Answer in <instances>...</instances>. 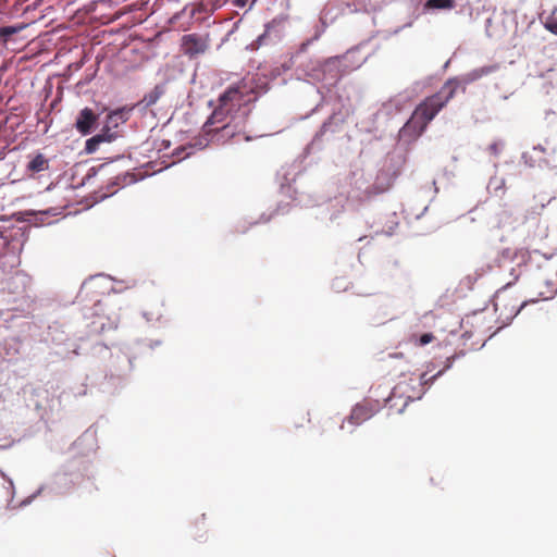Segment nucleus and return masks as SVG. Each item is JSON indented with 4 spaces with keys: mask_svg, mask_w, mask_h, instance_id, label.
I'll list each match as a JSON object with an SVG mask.
<instances>
[{
    "mask_svg": "<svg viewBox=\"0 0 557 557\" xmlns=\"http://www.w3.org/2000/svg\"><path fill=\"white\" fill-rule=\"evenodd\" d=\"M255 100L253 88L244 82L227 87L220 95L218 107L205 124L207 133H220L223 138L244 136L248 140L246 124L250 113L249 106Z\"/></svg>",
    "mask_w": 557,
    "mask_h": 557,
    "instance_id": "obj_1",
    "label": "nucleus"
},
{
    "mask_svg": "<svg viewBox=\"0 0 557 557\" xmlns=\"http://www.w3.org/2000/svg\"><path fill=\"white\" fill-rule=\"evenodd\" d=\"M458 88L456 79H448L434 95L425 98L413 111L411 117L401 127L400 136L417 138L426 128L436 114L454 98Z\"/></svg>",
    "mask_w": 557,
    "mask_h": 557,
    "instance_id": "obj_2",
    "label": "nucleus"
},
{
    "mask_svg": "<svg viewBox=\"0 0 557 557\" xmlns=\"http://www.w3.org/2000/svg\"><path fill=\"white\" fill-rule=\"evenodd\" d=\"M417 383V380L409 379L400 381L391 392L389 396L386 398V401L391 404V407H394L396 404H392L396 399H403L401 408L398 410L401 412L404 408L408 405L409 401L419 398L416 393H409V387H412L413 384Z\"/></svg>",
    "mask_w": 557,
    "mask_h": 557,
    "instance_id": "obj_3",
    "label": "nucleus"
},
{
    "mask_svg": "<svg viewBox=\"0 0 557 557\" xmlns=\"http://www.w3.org/2000/svg\"><path fill=\"white\" fill-rule=\"evenodd\" d=\"M510 300L511 298L505 289L499 290L496 294L494 302L495 311H498L499 315H504L506 320H511L512 318H515L521 311V309L528 304L527 301H521L520 304L516 301L508 309Z\"/></svg>",
    "mask_w": 557,
    "mask_h": 557,
    "instance_id": "obj_4",
    "label": "nucleus"
},
{
    "mask_svg": "<svg viewBox=\"0 0 557 557\" xmlns=\"http://www.w3.org/2000/svg\"><path fill=\"white\" fill-rule=\"evenodd\" d=\"M98 119L99 115L92 109L84 108L77 114L74 126L79 134L85 136L94 131Z\"/></svg>",
    "mask_w": 557,
    "mask_h": 557,
    "instance_id": "obj_5",
    "label": "nucleus"
},
{
    "mask_svg": "<svg viewBox=\"0 0 557 557\" xmlns=\"http://www.w3.org/2000/svg\"><path fill=\"white\" fill-rule=\"evenodd\" d=\"M183 48L186 54L195 57L206 52L209 47V40L207 37H202L198 34L185 35L182 39Z\"/></svg>",
    "mask_w": 557,
    "mask_h": 557,
    "instance_id": "obj_6",
    "label": "nucleus"
},
{
    "mask_svg": "<svg viewBox=\"0 0 557 557\" xmlns=\"http://www.w3.org/2000/svg\"><path fill=\"white\" fill-rule=\"evenodd\" d=\"M375 411L376 406H373L371 403L357 404L351 410L348 421L356 425L361 424L373 417Z\"/></svg>",
    "mask_w": 557,
    "mask_h": 557,
    "instance_id": "obj_7",
    "label": "nucleus"
},
{
    "mask_svg": "<svg viewBox=\"0 0 557 557\" xmlns=\"http://www.w3.org/2000/svg\"><path fill=\"white\" fill-rule=\"evenodd\" d=\"M132 108H120L107 116V123L117 127L119 123H125L129 119Z\"/></svg>",
    "mask_w": 557,
    "mask_h": 557,
    "instance_id": "obj_8",
    "label": "nucleus"
},
{
    "mask_svg": "<svg viewBox=\"0 0 557 557\" xmlns=\"http://www.w3.org/2000/svg\"><path fill=\"white\" fill-rule=\"evenodd\" d=\"M165 85H157L152 90L146 94L141 100L146 107L153 106L164 95Z\"/></svg>",
    "mask_w": 557,
    "mask_h": 557,
    "instance_id": "obj_9",
    "label": "nucleus"
},
{
    "mask_svg": "<svg viewBox=\"0 0 557 557\" xmlns=\"http://www.w3.org/2000/svg\"><path fill=\"white\" fill-rule=\"evenodd\" d=\"M434 339H435V336L433 335V333H424L421 335H419L417 333H412L409 336V343H411L412 345H414L417 347L425 346V345L432 343Z\"/></svg>",
    "mask_w": 557,
    "mask_h": 557,
    "instance_id": "obj_10",
    "label": "nucleus"
},
{
    "mask_svg": "<svg viewBox=\"0 0 557 557\" xmlns=\"http://www.w3.org/2000/svg\"><path fill=\"white\" fill-rule=\"evenodd\" d=\"M27 169L30 172H41L48 169V160L44 154L38 153L33 158V160L28 163Z\"/></svg>",
    "mask_w": 557,
    "mask_h": 557,
    "instance_id": "obj_11",
    "label": "nucleus"
},
{
    "mask_svg": "<svg viewBox=\"0 0 557 557\" xmlns=\"http://www.w3.org/2000/svg\"><path fill=\"white\" fill-rule=\"evenodd\" d=\"M426 9L451 10L456 7L455 0H428L424 5Z\"/></svg>",
    "mask_w": 557,
    "mask_h": 557,
    "instance_id": "obj_12",
    "label": "nucleus"
},
{
    "mask_svg": "<svg viewBox=\"0 0 557 557\" xmlns=\"http://www.w3.org/2000/svg\"><path fill=\"white\" fill-rule=\"evenodd\" d=\"M25 27H26L25 24L0 27V38H1L2 42L5 44L11 36L20 33Z\"/></svg>",
    "mask_w": 557,
    "mask_h": 557,
    "instance_id": "obj_13",
    "label": "nucleus"
},
{
    "mask_svg": "<svg viewBox=\"0 0 557 557\" xmlns=\"http://www.w3.org/2000/svg\"><path fill=\"white\" fill-rule=\"evenodd\" d=\"M111 127L113 126L107 123L101 133L97 134L96 136H101L102 143H111L115 140L117 138V132H113Z\"/></svg>",
    "mask_w": 557,
    "mask_h": 557,
    "instance_id": "obj_14",
    "label": "nucleus"
},
{
    "mask_svg": "<svg viewBox=\"0 0 557 557\" xmlns=\"http://www.w3.org/2000/svg\"><path fill=\"white\" fill-rule=\"evenodd\" d=\"M100 144H102L101 136H92L89 139L86 140L85 150L88 153H94L99 148Z\"/></svg>",
    "mask_w": 557,
    "mask_h": 557,
    "instance_id": "obj_15",
    "label": "nucleus"
},
{
    "mask_svg": "<svg viewBox=\"0 0 557 557\" xmlns=\"http://www.w3.org/2000/svg\"><path fill=\"white\" fill-rule=\"evenodd\" d=\"M132 182H133V177L129 174L124 173V174H120L113 178L112 186L124 187Z\"/></svg>",
    "mask_w": 557,
    "mask_h": 557,
    "instance_id": "obj_16",
    "label": "nucleus"
},
{
    "mask_svg": "<svg viewBox=\"0 0 557 557\" xmlns=\"http://www.w3.org/2000/svg\"><path fill=\"white\" fill-rule=\"evenodd\" d=\"M487 73H490V69H480V70H475L472 73H470L469 76H470L471 81H474V79L482 77L483 75H485Z\"/></svg>",
    "mask_w": 557,
    "mask_h": 557,
    "instance_id": "obj_17",
    "label": "nucleus"
},
{
    "mask_svg": "<svg viewBox=\"0 0 557 557\" xmlns=\"http://www.w3.org/2000/svg\"><path fill=\"white\" fill-rule=\"evenodd\" d=\"M318 66L319 64L317 63V65L313 66L310 72H307V76L311 78H319V70L317 69Z\"/></svg>",
    "mask_w": 557,
    "mask_h": 557,
    "instance_id": "obj_18",
    "label": "nucleus"
},
{
    "mask_svg": "<svg viewBox=\"0 0 557 557\" xmlns=\"http://www.w3.org/2000/svg\"><path fill=\"white\" fill-rule=\"evenodd\" d=\"M546 28L550 30L553 34L557 35V22L547 23Z\"/></svg>",
    "mask_w": 557,
    "mask_h": 557,
    "instance_id": "obj_19",
    "label": "nucleus"
},
{
    "mask_svg": "<svg viewBox=\"0 0 557 557\" xmlns=\"http://www.w3.org/2000/svg\"><path fill=\"white\" fill-rule=\"evenodd\" d=\"M116 190H117V188L112 189V190H109V194H110V195H113L114 193H116Z\"/></svg>",
    "mask_w": 557,
    "mask_h": 557,
    "instance_id": "obj_20",
    "label": "nucleus"
}]
</instances>
